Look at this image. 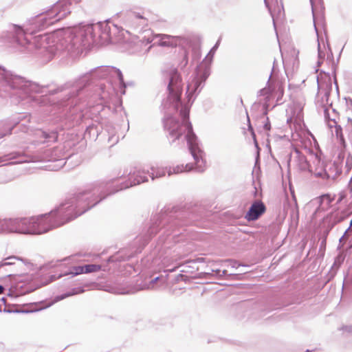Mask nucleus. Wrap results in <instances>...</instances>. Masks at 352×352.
Instances as JSON below:
<instances>
[{
    "mask_svg": "<svg viewBox=\"0 0 352 352\" xmlns=\"http://www.w3.org/2000/svg\"><path fill=\"white\" fill-rule=\"evenodd\" d=\"M47 214L30 218H17L0 221L2 232L40 234L49 230Z\"/></svg>",
    "mask_w": 352,
    "mask_h": 352,
    "instance_id": "1",
    "label": "nucleus"
},
{
    "mask_svg": "<svg viewBox=\"0 0 352 352\" xmlns=\"http://www.w3.org/2000/svg\"><path fill=\"white\" fill-rule=\"evenodd\" d=\"M181 115L182 117L181 122L177 121L173 118H168L165 123V127L169 132V135L175 140L184 135L196 163L203 162L200 151L196 143V136L189 122L188 113L186 111H182Z\"/></svg>",
    "mask_w": 352,
    "mask_h": 352,
    "instance_id": "2",
    "label": "nucleus"
},
{
    "mask_svg": "<svg viewBox=\"0 0 352 352\" xmlns=\"http://www.w3.org/2000/svg\"><path fill=\"white\" fill-rule=\"evenodd\" d=\"M69 6L70 4L66 0L57 2L44 13L33 18L30 21L26 31L34 34L65 19L71 12Z\"/></svg>",
    "mask_w": 352,
    "mask_h": 352,
    "instance_id": "3",
    "label": "nucleus"
},
{
    "mask_svg": "<svg viewBox=\"0 0 352 352\" xmlns=\"http://www.w3.org/2000/svg\"><path fill=\"white\" fill-rule=\"evenodd\" d=\"M266 212V206L261 200L254 201L245 214V219L248 221L258 219Z\"/></svg>",
    "mask_w": 352,
    "mask_h": 352,
    "instance_id": "4",
    "label": "nucleus"
},
{
    "mask_svg": "<svg viewBox=\"0 0 352 352\" xmlns=\"http://www.w3.org/2000/svg\"><path fill=\"white\" fill-rule=\"evenodd\" d=\"M180 76L177 71L173 72L168 89L170 96L174 99L179 100L181 94Z\"/></svg>",
    "mask_w": 352,
    "mask_h": 352,
    "instance_id": "5",
    "label": "nucleus"
},
{
    "mask_svg": "<svg viewBox=\"0 0 352 352\" xmlns=\"http://www.w3.org/2000/svg\"><path fill=\"white\" fill-rule=\"evenodd\" d=\"M155 37L158 38L157 45L162 47H175L182 41V38L179 36H173L168 34H158Z\"/></svg>",
    "mask_w": 352,
    "mask_h": 352,
    "instance_id": "6",
    "label": "nucleus"
},
{
    "mask_svg": "<svg viewBox=\"0 0 352 352\" xmlns=\"http://www.w3.org/2000/svg\"><path fill=\"white\" fill-rule=\"evenodd\" d=\"M314 16L322 15L324 11L323 0H310Z\"/></svg>",
    "mask_w": 352,
    "mask_h": 352,
    "instance_id": "7",
    "label": "nucleus"
},
{
    "mask_svg": "<svg viewBox=\"0 0 352 352\" xmlns=\"http://www.w3.org/2000/svg\"><path fill=\"white\" fill-rule=\"evenodd\" d=\"M14 30L16 34V37L19 43L21 45H25L28 43V39L25 37V31L23 30L22 28L14 25Z\"/></svg>",
    "mask_w": 352,
    "mask_h": 352,
    "instance_id": "8",
    "label": "nucleus"
},
{
    "mask_svg": "<svg viewBox=\"0 0 352 352\" xmlns=\"http://www.w3.org/2000/svg\"><path fill=\"white\" fill-rule=\"evenodd\" d=\"M82 267L83 268V274L96 272L101 269L100 265L94 264L85 265L82 266Z\"/></svg>",
    "mask_w": 352,
    "mask_h": 352,
    "instance_id": "9",
    "label": "nucleus"
},
{
    "mask_svg": "<svg viewBox=\"0 0 352 352\" xmlns=\"http://www.w3.org/2000/svg\"><path fill=\"white\" fill-rule=\"evenodd\" d=\"M192 168V166L189 164H186L184 167L183 165L182 166H177L175 169V173H182L185 171H189Z\"/></svg>",
    "mask_w": 352,
    "mask_h": 352,
    "instance_id": "10",
    "label": "nucleus"
},
{
    "mask_svg": "<svg viewBox=\"0 0 352 352\" xmlns=\"http://www.w3.org/2000/svg\"><path fill=\"white\" fill-rule=\"evenodd\" d=\"M69 274H72L73 276H77L79 274H83V268L82 266H75L72 268V271L68 273Z\"/></svg>",
    "mask_w": 352,
    "mask_h": 352,
    "instance_id": "11",
    "label": "nucleus"
},
{
    "mask_svg": "<svg viewBox=\"0 0 352 352\" xmlns=\"http://www.w3.org/2000/svg\"><path fill=\"white\" fill-rule=\"evenodd\" d=\"M263 128L267 131H270V129H271V124H270V122H269L268 120H267L266 123L264 124Z\"/></svg>",
    "mask_w": 352,
    "mask_h": 352,
    "instance_id": "12",
    "label": "nucleus"
},
{
    "mask_svg": "<svg viewBox=\"0 0 352 352\" xmlns=\"http://www.w3.org/2000/svg\"><path fill=\"white\" fill-rule=\"evenodd\" d=\"M130 18L131 19H144V17L141 15H140L139 14H137V13H133L131 14V16H130Z\"/></svg>",
    "mask_w": 352,
    "mask_h": 352,
    "instance_id": "13",
    "label": "nucleus"
},
{
    "mask_svg": "<svg viewBox=\"0 0 352 352\" xmlns=\"http://www.w3.org/2000/svg\"><path fill=\"white\" fill-rule=\"evenodd\" d=\"M145 182V180H144V179H141V180H140V179H138V180H137V183H136V184H140L141 182Z\"/></svg>",
    "mask_w": 352,
    "mask_h": 352,
    "instance_id": "14",
    "label": "nucleus"
},
{
    "mask_svg": "<svg viewBox=\"0 0 352 352\" xmlns=\"http://www.w3.org/2000/svg\"><path fill=\"white\" fill-rule=\"evenodd\" d=\"M4 288L0 285V294H1L3 292Z\"/></svg>",
    "mask_w": 352,
    "mask_h": 352,
    "instance_id": "15",
    "label": "nucleus"
},
{
    "mask_svg": "<svg viewBox=\"0 0 352 352\" xmlns=\"http://www.w3.org/2000/svg\"><path fill=\"white\" fill-rule=\"evenodd\" d=\"M350 225H351V226H352V219H351V221Z\"/></svg>",
    "mask_w": 352,
    "mask_h": 352,
    "instance_id": "16",
    "label": "nucleus"
},
{
    "mask_svg": "<svg viewBox=\"0 0 352 352\" xmlns=\"http://www.w3.org/2000/svg\"><path fill=\"white\" fill-rule=\"evenodd\" d=\"M265 3L267 4V0H265Z\"/></svg>",
    "mask_w": 352,
    "mask_h": 352,
    "instance_id": "17",
    "label": "nucleus"
}]
</instances>
